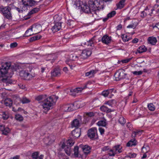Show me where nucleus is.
<instances>
[{
	"instance_id": "f257e3e1",
	"label": "nucleus",
	"mask_w": 159,
	"mask_h": 159,
	"mask_svg": "<svg viewBox=\"0 0 159 159\" xmlns=\"http://www.w3.org/2000/svg\"><path fill=\"white\" fill-rule=\"evenodd\" d=\"M56 98V100L58 98V97L54 96H51L44 99L41 102V106L44 112L46 113L50 109L55 103L54 99Z\"/></svg>"
},
{
	"instance_id": "f03ea898",
	"label": "nucleus",
	"mask_w": 159,
	"mask_h": 159,
	"mask_svg": "<svg viewBox=\"0 0 159 159\" xmlns=\"http://www.w3.org/2000/svg\"><path fill=\"white\" fill-rule=\"evenodd\" d=\"M42 30V26L39 24H35L27 30L24 36L29 37L34 34L39 33Z\"/></svg>"
},
{
	"instance_id": "7ed1b4c3",
	"label": "nucleus",
	"mask_w": 159,
	"mask_h": 159,
	"mask_svg": "<svg viewBox=\"0 0 159 159\" xmlns=\"http://www.w3.org/2000/svg\"><path fill=\"white\" fill-rule=\"evenodd\" d=\"M31 67H29L26 69L23 70L20 72L19 75L22 78L25 80H29L35 76Z\"/></svg>"
},
{
	"instance_id": "20e7f679",
	"label": "nucleus",
	"mask_w": 159,
	"mask_h": 159,
	"mask_svg": "<svg viewBox=\"0 0 159 159\" xmlns=\"http://www.w3.org/2000/svg\"><path fill=\"white\" fill-rule=\"evenodd\" d=\"M11 8L9 6L0 7V12L3 15L4 17L8 20H11L12 18L11 12Z\"/></svg>"
},
{
	"instance_id": "39448f33",
	"label": "nucleus",
	"mask_w": 159,
	"mask_h": 159,
	"mask_svg": "<svg viewBox=\"0 0 159 159\" xmlns=\"http://www.w3.org/2000/svg\"><path fill=\"white\" fill-rule=\"evenodd\" d=\"M81 57L80 54L74 53L70 55V59L66 60V62L67 64L69 65L71 69H73V67L75 66V65L74 64H70L71 63L70 62L71 61H76L77 63L80 64L81 62L82 61V60L80 59V58H81Z\"/></svg>"
},
{
	"instance_id": "423d86ee",
	"label": "nucleus",
	"mask_w": 159,
	"mask_h": 159,
	"mask_svg": "<svg viewBox=\"0 0 159 159\" xmlns=\"http://www.w3.org/2000/svg\"><path fill=\"white\" fill-rule=\"evenodd\" d=\"M79 108L80 106L78 105L77 103L75 102L73 104L64 105L61 107V108L62 111L67 112L73 111Z\"/></svg>"
},
{
	"instance_id": "0eeeda50",
	"label": "nucleus",
	"mask_w": 159,
	"mask_h": 159,
	"mask_svg": "<svg viewBox=\"0 0 159 159\" xmlns=\"http://www.w3.org/2000/svg\"><path fill=\"white\" fill-rule=\"evenodd\" d=\"M91 84V83L90 82H88L84 84L83 86L80 88H77L74 89H71L70 90L69 93L72 96H75L77 93H80L83 90L89 88V87L88 86L89 84Z\"/></svg>"
},
{
	"instance_id": "6e6552de",
	"label": "nucleus",
	"mask_w": 159,
	"mask_h": 159,
	"mask_svg": "<svg viewBox=\"0 0 159 159\" xmlns=\"http://www.w3.org/2000/svg\"><path fill=\"white\" fill-rule=\"evenodd\" d=\"M90 3L94 7V10H102L104 8V2L101 0H95L94 1H90Z\"/></svg>"
},
{
	"instance_id": "1a4fd4ad",
	"label": "nucleus",
	"mask_w": 159,
	"mask_h": 159,
	"mask_svg": "<svg viewBox=\"0 0 159 159\" xmlns=\"http://www.w3.org/2000/svg\"><path fill=\"white\" fill-rule=\"evenodd\" d=\"M23 5V9L24 11L27 10L28 8H30L37 4L38 2L34 0H21Z\"/></svg>"
},
{
	"instance_id": "9d476101",
	"label": "nucleus",
	"mask_w": 159,
	"mask_h": 159,
	"mask_svg": "<svg viewBox=\"0 0 159 159\" xmlns=\"http://www.w3.org/2000/svg\"><path fill=\"white\" fill-rule=\"evenodd\" d=\"M90 3L89 1L87 4H84L81 6L82 11L85 13L90 14L92 12H94V7Z\"/></svg>"
},
{
	"instance_id": "9b49d317",
	"label": "nucleus",
	"mask_w": 159,
	"mask_h": 159,
	"mask_svg": "<svg viewBox=\"0 0 159 159\" xmlns=\"http://www.w3.org/2000/svg\"><path fill=\"white\" fill-rule=\"evenodd\" d=\"M10 66L11 64L10 62L2 63L1 67H0V72L1 74L4 75L7 74Z\"/></svg>"
},
{
	"instance_id": "f8f14e48",
	"label": "nucleus",
	"mask_w": 159,
	"mask_h": 159,
	"mask_svg": "<svg viewBox=\"0 0 159 159\" xmlns=\"http://www.w3.org/2000/svg\"><path fill=\"white\" fill-rule=\"evenodd\" d=\"M125 72V71L123 70H119L117 71L114 75L116 80L118 81L121 79L125 78L127 74Z\"/></svg>"
},
{
	"instance_id": "ddd939ff",
	"label": "nucleus",
	"mask_w": 159,
	"mask_h": 159,
	"mask_svg": "<svg viewBox=\"0 0 159 159\" xmlns=\"http://www.w3.org/2000/svg\"><path fill=\"white\" fill-rule=\"evenodd\" d=\"M91 52L90 50L88 49H84L83 50L81 54V58L80 59L82 60L83 61L85 59L87 58L91 54Z\"/></svg>"
},
{
	"instance_id": "4468645a",
	"label": "nucleus",
	"mask_w": 159,
	"mask_h": 159,
	"mask_svg": "<svg viewBox=\"0 0 159 159\" xmlns=\"http://www.w3.org/2000/svg\"><path fill=\"white\" fill-rule=\"evenodd\" d=\"M88 137L90 139H96L98 137L97 130L93 128L89 129L88 131Z\"/></svg>"
},
{
	"instance_id": "2eb2a0df",
	"label": "nucleus",
	"mask_w": 159,
	"mask_h": 159,
	"mask_svg": "<svg viewBox=\"0 0 159 159\" xmlns=\"http://www.w3.org/2000/svg\"><path fill=\"white\" fill-rule=\"evenodd\" d=\"M71 147L68 145H66V144L63 143L62 144L61 147L62 149H64L66 153L68 156H70L71 153Z\"/></svg>"
},
{
	"instance_id": "dca6fc26",
	"label": "nucleus",
	"mask_w": 159,
	"mask_h": 159,
	"mask_svg": "<svg viewBox=\"0 0 159 159\" xmlns=\"http://www.w3.org/2000/svg\"><path fill=\"white\" fill-rule=\"evenodd\" d=\"M61 23L60 22H57L55 23V25L53 26L52 30L53 33H55L60 30L61 27Z\"/></svg>"
},
{
	"instance_id": "f3484780",
	"label": "nucleus",
	"mask_w": 159,
	"mask_h": 159,
	"mask_svg": "<svg viewBox=\"0 0 159 159\" xmlns=\"http://www.w3.org/2000/svg\"><path fill=\"white\" fill-rule=\"evenodd\" d=\"M71 134L73 138L76 139L79 137L81 134L80 129H76L71 132Z\"/></svg>"
},
{
	"instance_id": "a211bd4d",
	"label": "nucleus",
	"mask_w": 159,
	"mask_h": 159,
	"mask_svg": "<svg viewBox=\"0 0 159 159\" xmlns=\"http://www.w3.org/2000/svg\"><path fill=\"white\" fill-rule=\"evenodd\" d=\"M82 149L85 155H87L90 153L91 148L88 145H85L82 147Z\"/></svg>"
},
{
	"instance_id": "6ab92c4d",
	"label": "nucleus",
	"mask_w": 159,
	"mask_h": 159,
	"mask_svg": "<svg viewBox=\"0 0 159 159\" xmlns=\"http://www.w3.org/2000/svg\"><path fill=\"white\" fill-rule=\"evenodd\" d=\"M80 123L79 119H75L73 120L71 123L72 127H75L76 129L80 126Z\"/></svg>"
},
{
	"instance_id": "aec40b11",
	"label": "nucleus",
	"mask_w": 159,
	"mask_h": 159,
	"mask_svg": "<svg viewBox=\"0 0 159 159\" xmlns=\"http://www.w3.org/2000/svg\"><path fill=\"white\" fill-rule=\"evenodd\" d=\"M111 37L107 35H105L102 38V42L106 44H108L111 42Z\"/></svg>"
},
{
	"instance_id": "412c9836",
	"label": "nucleus",
	"mask_w": 159,
	"mask_h": 159,
	"mask_svg": "<svg viewBox=\"0 0 159 159\" xmlns=\"http://www.w3.org/2000/svg\"><path fill=\"white\" fill-rule=\"evenodd\" d=\"M122 147L120 145H118L115 146L112 149L114 152L116 154L120 153L122 151Z\"/></svg>"
},
{
	"instance_id": "4be33fe9",
	"label": "nucleus",
	"mask_w": 159,
	"mask_h": 159,
	"mask_svg": "<svg viewBox=\"0 0 159 159\" xmlns=\"http://www.w3.org/2000/svg\"><path fill=\"white\" fill-rule=\"evenodd\" d=\"M60 70L58 68H55L51 72L52 76L54 77L59 76L60 74Z\"/></svg>"
},
{
	"instance_id": "5701e85b",
	"label": "nucleus",
	"mask_w": 159,
	"mask_h": 159,
	"mask_svg": "<svg viewBox=\"0 0 159 159\" xmlns=\"http://www.w3.org/2000/svg\"><path fill=\"white\" fill-rule=\"evenodd\" d=\"M79 147L78 146H75L74 149V155L75 157H82V155L79 153Z\"/></svg>"
},
{
	"instance_id": "b1692460",
	"label": "nucleus",
	"mask_w": 159,
	"mask_h": 159,
	"mask_svg": "<svg viewBox=\"0 0 159 159\" xmlns=\"http://www.w3.org/2000/svg\"><path fill=\"white\" fill-rule=\"evenodd\" d=\"M125 0H120V2L116 4L117 9H121L123 8L125 5Z\"/></svg>"
},
{
	"instance_id": "393cba45",
	"label": "nucleus",
	"mask_w": 159,
	"mask_h": 159,
	"mask_svg": "<svg viewBox=\"0 0 159 159\" xmlns=\"http://www.w3.org/2000/svg\"><path fill=\"white\" fill-rule=\"evenodd\" d=\"M100 109L101 111L106 112L107 113H109L113 111V110H111V109H110L104 105L101 107Z\"/></svg>"
},
{
	"instance_id": "a878e982",
	"label": "nucleus",
	"mask_w": 159,
	"mask_h": 159,
	"mask_svg": "<svg viewBox=\"0 0 159 159\" xmlns=\"http://www.w3.org/2000/svg\"><path fill=\"white\" fill-rule=\"evenodd\" d=\"M148 43L152 45H155L157 42V40L156 38L151 37H149L148 39Z\"/></svg>"
},
{
	"instance_id": "bb28decb",
	"label": "nucleus",
	"mask_w": 159,
	"mask_h": 159,
	"mask_svg": "<svg viewBox=\"0 0 159 159\" xmlns=\"http://www.w3.org/2000/svg\"><path fill=\"white\" fill-rule=\"evenodd\" d=\"M137 144V141L135 139H131L127 143V146L128 147L135 146Z\"/></svg>"
},
{
	"instance_id": "cd10ccee",
	"label": "nucleus",
	"mask_w": 159,
	"mask_h": 159,
	"mask_svg": "<svg viewBox=\"0 0 159 159\" xmlns=\"http://www.w3.org/2000/svg\"><path fill=\"white\" fill-rule=\"evenodd\" d=\"M94 38L93 37L89 41H87V46L93 47L94 44Z\"/></svg>"
},
{
	"instance_id": "c85d7f7f",
	"label": "nucleus",
	"mask_w": 159,
	"mask_h": 159,
	"mask_svg": "<svg viewBox=\"0 0 159 159\" xmlns=\"http://www.w3.org/2000/svg\"><path fill=\"white\" fill-rule=\"evenodd\" d=\"M107 124L106 120L105 119L98 121L97 123V124L99 126L104 127L105 126L107 125Z\"/></svg>"
},
{
	"instance_id": "c756f323",
	"label": "nucleus",
	"mask_w": 159,
	"mask_h": 159,
	"mask_svg": "<svg viewBox=\"0 0 159 159\" xmlns=\"http://www.w3.org/2000/svg\"><path fill=\"white\" fill-rule=\"evenodd\" d=\"M4 104L7 106L11 107L12 104V101L10 98H7L4 101Z\"/></svg>"
},
{
	"instance_id": "7c9ffc66",
	"label": "nucleus",
	"mask_w": 159,
	"mask_h": 159,
	"mask_svg": "<svg viewBox=\"0 0 159 159\" xmlns=\"http://www.w3.org/2000/svg\"><path fill=\"white\" fill-rule=\"evenodd\" d=\"M147 50V48L144 45H142L139 47L138 49V51L139 53H142L146 52Z\"/></svg>"
},
{
	"instance_id": "2f4dec72",
	"label": "nucleus",
	"mask_w": 159,
	"mask_h": 159,
	"mask_svg": "<svg viewBox=\"0 0 159 159\" xmlns=\"http://www.w3.org/2000/svg\"><path fill=\"white\" fill-rule=\"evenodd\" d=\"M94 12H92L90 14L93 17L94 20L98 19V17L97 15V13L98 12V10H94Z\"/></svg>"
},
{
	"instance_id": "473e14b6",
	"label": "nucleus",
	"mask_w": 159,
	"mask_h": 159,
	"mask_svg": "<svg viewBox=\"0 0 159 159\" xmlns=\"http://www.w3.org/2000/svg\"><path fill=\"white\" fill-rule=\"evenodd\" d=\"M42 37V36L40 35H37L32 37L30 39V42H33L34 41L39 39Z\"/></svg>"
},
{
	"instance_id": "72a5a7b5",
	"label": "nucleus",
	"mask_w": 159,
	"mask_h": 159,
	"mask_svg": "<svg viewBox=\"0 0 159 159\" xmlns=\"http://www.w3.org/2000/svg\"><path fill=\"white\" fill-rule=\"evenodd\" d=\"M74 143L75 142L73 140L70 138L66 142V143L67 144L66 145H68L69 146L71 147L74 145Z\"/></svg>"
},
{
	"instance_id": "f704fd0d",
	"label": "nucleus",
	"mask_w": 159,
	"mask_h": 159,
	"mask_svg": "<svg viewBox=\"0 0 159 159\" xmlns=\"http://www.w3.org/2000/svg\"><path fill=\"white\" fill-rule=\"evenodd\" d=\"M136 154L134 153H129L128 155L125 156L124 158L122 159H127V158H130L133 157H136Z\"/></svg>"
},
{
	"instance_id": "c9c22d12",
	"label": "nucleus",
	"mask_w": 159,
	"mask_h": 159,
	"mask_svg": "<svg viewBox=\"0 0 159 159\" xmlns=\"http://www.w3.org/2000/svg\"><path fill=\"white\" fill-rule=\"evenodd\" d=\"M15 119L20 121H22L23 120V116L19 114H16L15 115Z\"/></svg>"
},
{
	"instance_id": "e433bc0d",
	"label": "nucleus",
	"mask_w": 159,
	"mask_h": 159,
	"mask_svg": "<svg viewBox=\"0 0 159 159\" xmlns=\"http://www.w3.org/2000/svg\"><path fill=\"white\" fill-rule=\"evenodd\" d=\"M45 96L43 95H40L37 96L35 98V99L38 101H40L42 100L43 101L45 98Z\"/></svg>"
},
{
	"instance_id": "4c0bfd02",
	"label": "nucleus",
	"mask_w": 159,
	"mask_h": 159,
	"mask_svg": "<svg viewBox=\"0 0 159 159\" xmlns=\"http://www.w3.org/2000/svg\"><path fill=\"white\" fill-rule=\"evenodd\" d=\"M137 25V24L135 22L133 21L132 22V24L129 25L127 26V28H133V29H135Z\"/></svg>"
},
{
	"instance_id": "58836bf2",
	"label": "nucleus",
	"mask_w": 159,
	"mask_h": 159,
	"mask_svg": "<svg viewBox=\"0 0 159 159\" xmlns=\"http://www.w3.org/2000/svg\"><path fill=\"white\" fill-rule=\"evenodd\" d=\"M148 107L149 109L151 111H154L155 109V106L152 103L148 104Z\"/></svg>"
},
{
	"instance_id": "ea45409f",
	"label": "nucleus",
	"mask_w": 159,
	"mask_h": 159,
	"mask_svg": "<svg viewBox=\"0 0 159 159\" xmlns=\"http://www.w3.org/2000/svg\"><path fill=\"white\" fill-rule=\"evenodd\" d=\"M10 129L8 128V127H4V129L3 130V131L2 132V133L3 134H4V135H6L9 132H10Z\"/></svg>"
},
{
	"instance_id": "a19ab883",
	"label": "nucleus",
	"mask_w": 159,
	"mask_h": 159,
	"mask_svg": "<svg viewBox=\"0 0 159 159\" xmlns=\"http://www.w3.org/2000/svg\"><path fill=\"white\" fill-rule=\"evenodd\" d=\"M39 155V152H36L32 154V157L33 159H38Z\"/></svg>"
},
{
	"instance_id": "79ce46f5",
	"label": "nucleus",
	"mask_w": 159,
	"mask_h": 159,
	"mask_svg": "<svg viewBox=\"0 0 159 159\" xmlns=\"http://www.w3.org/2000/svg\"><path fill=\"white\" fill-rule=\"evenodd\" d=\"M94 73V70H92L89 72H86L85 73V75L87 76H90V77L92 76Z\"/></svg>"
},
{
	"instance_id": "37998d69",
	"label": "nucleus",
	"mask_w": 159,
	"mask_h": 159,
	"mask_svg": "<svg viewBox=\"0 0 159 159\" xmlns=\"http://www.w3.org/2000/svg\"><path fill=\"white\" fill-rule=\"evenodd\" d=\"M39 10V9L38 8H33L31 11H30L29 13L30 15L33 14L34 13L38 12Z\"/></svg>"
},
{
	"instance_id": "c03bdc74",
	"label": "nucleus",
	"mask_w": 159,
	"mask_h": 159,
	"mask_svg": "<svg viewBox=\"0 0 159 159\" xmlns=\"http://www.w3.org/2000/svg\"><path fill=\"white\" fill-rule=\"evenodd\" d=\"M121 38L125 42L128 41L130 40L129 38H128L127 35L125 34L122 35Z\"/></svg>"
},
{
	"instance_id": "a18cd8bd",
	"label": "nucleus",
	"mask_w": 159,
	"mask_h": 159,
	"mask_svg": "<svg viewBox=\"0 0 159 159\" xmlns=\"http://www.w3.org/2000/svg\"><path fill=\"white\" fill-rule=\"evenodd\" d=\"M48 57L50 58L51 59H48L47 60L49 61L50 60H52L51 62L52 63L56 59V57H55V55L54 54L49 55Z\"/></svg>"
},
{
	"instance_id": "49530a36",
	"label": "nucleus",
	"mask_w": 159,
	"mask_h": 159,
	"mask_svg": "<svg viewBox=\"0 0 159 159\" xmlns=\"http://www.w3.org/2000/svg\"><path fill=\"white\" fill-rule=\"evenodd\" d=\"M119 122L121 125H124L125 123L126 120L123 117H121L120 118Z\"/></svg>"
},
{
	"instance_id": "de8ad7c7",
	"label": "nucleus",
	"mask_w": 159,
	"mask_h": 159,
	"mask_svg": "<svg viewBox=\"0 0 159 159\" xmlns=\"http://www.w3.org/2000/svg\"><path fill=\"white\" fill-rule=\"evenodd\" d=\"M116 12L115 11H113L107 14V16L108 18H111L114 16L116 15Z\"/></svg>"
},
{
	"instance_id": "09e8293b",
	"label": "nucleus",
	"mask_w": 159,
	"mask_h": 159,
	"mask_svg": "<svg viewBox=\"0 0 159 159\" xmlns=\"http://www.w3.org/2000/svg\"><path fill=\"white\" fill-rule=\"evenodd\" d=\"M21 102L23 103H26L30 102V100L26 98H23L21 100Z\"/></svg>"
},
{
	"instance_id": "8fccbe9b",
	"label": "nucleus",
	"mask_w": 159,
	"mask_h": 159,
	"mask_svg": "<svg viewBox=\"0 0 159 159\" xmlns=\"http://www.w3.org/2000/svg\"><path fill=\"white\" fill-rule=\"evenodd\" d=\"M2 118L4 120H7L9 117L8 113L7 112H4L2 115Z\"/></svg>"
},
{
	"instance_id": "3c124183",
	"label": "nucleus",
	"mask_w": 159,
	"mask_h": 159,
	"mask_svg": "<svg viewBox=\"0 0 159 159\" xmlns=\"http://www.w3.org/2000/svg\"><path fill=\"white\" fill-rule=\"evenodd\" d=\"M102 95L105 97H107L108 95L109 94L107 89L103 91L102 93Z\"/></svg>"
},
{
	"instance_id": "603ef678",
	"label": "nucleus",
	"mask_w": 159,
	"mask_h": 159,
	"mask_svg": "<svg viewBox=\"0 0 159 159\" xmlns=\"http://www.w3.org/2000/svg\"><path fill=\"white\" fill-rule=\"evenodd\" d=\"M114 102H115V101L114 100H111L107 102L106 104L112 107L113 103Z\"/></svg>"
},
{
	"instance_id": "864d4df0",
	"label": "nucleus",
	"mask_w": 159,
	"mask_h": 159,
	"mask_svg": "<svg viewBox=\"0 0 159 159\" xmlns=\"http://www.w3.org/2000/svg\"><path fill=\"white\" fill-rule=\"evenodd\" d=\"M132 58L133 57H132L130 58H127L126 59L122 60L121 61V62L123 63H127L129 62L132 59Z\"/></svg>"
},
{
	"instance_id": "5fc2aeb1",
	"label": "nucleus",
	"mask_w": 159,
	"mask_h": 159,
	"mask_svg": "<svg viewBox=\"0 0 159 159\" xmlns=\"http://www.w3.org/2000/svg\"><path fill=\"white\" fill-rule=\"evenodd\" d=\"M132 73L134 75H140L142 74L143 72L142 71H134L132 72Z\"/></svg>"
},
{
	"instance_id": "6e6d98bb",
	"label": "nucleus",
	"mask_w": 159,
	"mask_h": 159,
	"mask_svg": "<svg viewBox=\"0 0 159 159\" xmlns=\"http://www.w3.org/2000/svg\"><path fill=\"white\" fill-rule=\"evenodd\" d=\"M113 149H111L109 152H110L108 153V154L109 156H114L115 154H116V153L113 152Z\"/></svg>"
},
{
	"instance_id": "4d7b16f0",
	"label": "nucleus",
	"mask_w": 159,
	"mask_h": 159,
	"mask_svg": "<svg viewBox=\"0 0 159 159\" xmlns=\"http://www.w3.org/2000/svg\"><path fill=\"white\" fill-rule=\"evenodd\" d=\"M74 4L77 7H79L80 6V2L79 0H76Z\"/></svg>"
},
{
	"instance_id": "13d9d810",
	"label": "nucleus",
	"mask_w": 159,
	"mask_h": 159,
	"mask_svg": "<svg viewBox=\"0 0 159 159\" xmlns=\"http://www.w3.org/2000/svg\"><path fill=\"white\" fill-rule=\"evenodd\" d=\"M17 46V43L16 42L12 43L10 44V47L11 48H14L16 47Z\"/></svg>"
},
{
	"instance_id": "bf43d9fd",
	"label": "nucleus",
	"mask_w": 159,
	"mask_h": 159,
	"mask_svg": "<svg viewBox=\"0 0 159 159\" xmlns=\"http://www.w3.org/2000/svg\"><path fill=\"white\" fill-rule=\"evenodd\" d=\"M159 6V5L158 4H155L151 9L152 11V12L153 11H155L156 9Z\"/></svg>"
},
{
	"instance_id": "052dcab7",
	"label": "nucleus",
	"mask_w": 159,
	"mask_h": 159,
	"mask_svg": "<svg viewBox=\"0 0 159 159\" xmlns=\"http://www.w3.org/2000/svg\"><path fill=\"white\" fill-rule=\"evenodd\" d=\"M49 137H50V138H51V140H49V143H51L53 142L54 140V137L52 135H50L49 136Z\"/></svg>"
},
{
	"instance_id": "680f3d73",
	"label": "nucleus",
	"mask_w": 159,
	"mask_h": 159,
	"mask_svg": "<svg viewBox=\"0 0 159 159\" xmlns=\"http://www.w3.org/2000/svg\"><path fill=\"white\" fill-rule=\"evenodd\" d=\"M109 93V94H111L112 92H113L115 91L116 90H115V89L113 88L112 89H107Z\"/></svg>"
},
{
	"instance_id": "e2e57ef3",
	"label": "nucleus",
	"mask_w": 159,
	"mask_h": 159,
	"mask_svg": "<svg viewBox=\"0 0 159 159\" xmlns=\"http://www.w3.org/2000/svg\"><path fill=\"white\" fill-rule=\"evenodd\" d=\"M109 149V148L108 146H105L103 147L102 148V151L105 152Z\"/></svg>"
},
{
	"instance_id": "0e129e2a",
	"label": "nucleus",
	"mask_w": 159,
	"mask_h": 159,
	"mask_svg": "<svg viewBox=\"0 0 159 159\" xmlns=\"http://www.w3.org/2000/svg\"><path fill=\"white\" fill-rule=\"evenodd\" d=\"M99 130L101 135L104 134V129H103L100 128H99Z\"/></svg>"
},
{
	"instance_id": "69168bd1",
	"label": "nucleus",
	"mask_w": 159,
	"mask_h": 159,
	"mask_svg": "<svg viewBox=\"0 0 159 159\" xmlns=\"http://www.w3.org/2000/svg\"><path fill=\"white\" fill-rule=\"evenodd\" d=\"M87 115L90 117H92L94 116L93 113V112H87L86 113Z\"/></svg>"
},
{
	"instance_id": "338daca9",
	"label": "nucleus",
	"mask_w": 159,
	"mask_h": 159,
	"mask_svg": "<svg viewBox=\"0 0 159 159\" xmlns=\"http://www.w3.org/2000/svg\"><path fill=\"white\" fill-rule=\"evenodd\" d=\"M18 85L19 88L22 89H24L25 88V85L22 84H18Z\"/></svg>"
},
{
	"instance_id": "774afa93",
	"label": "nucleus",
	"mask_w": 159,
	"mask_h": 159,
	"mask_svg": "<svg viewBox=\"0 0 159 159\" xmlns=\"http://www.w3.org/2000/svg\"><path fill=\"white\" fill-rule=\"evenodd\" d=\"M153 28H154L155 27H156L159 30V22L157 23L155 25H152Z\"/></svg>"
}]
</instances>
